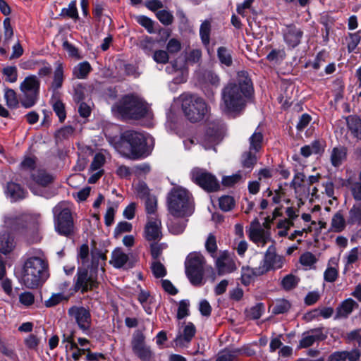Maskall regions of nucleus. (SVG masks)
Here are the masks:
<instances>
[{
  "mask_svg": "<svg viewBox=\"0 0 361 361\" xmlns=\"http://www.w3.org/2000/svg\"><path fill=\"white\" fill-rule=\"evenodd\" d=\"M253 92L251 79L245 71H239L235 82H229L221 91V109L226 114L238 112Z\"/></svg>",
  "mask_w": 361,
  "mask_h": 361,
  "instance_id": "nucleus-1",
  "label": "nucleus"
},
{
  "mask_svg": "<svg viewBox=\"0 0 361 361\" xmlns=\"http://www.w3.org/2000/svg\"><path fill=\"white\" fill-rule=\"evenodd\" d=\"M47 268V262L41 250L29 251L23 267V283L28 288H37L48 278Z\"/></svg>",
  "mask_w": 361,
  "mask_h": 361,
  "instance_id": "nucleus-2",
  "label": "nucleus"
},
{
  "mask_svg": "<svg viewBox=\"0 0 361 361\" xmlns=\"http://www.w3.org/2000/svg\"><path fill=\"white\" fill-rule=\"evenodd\" d=\"M116 148L123 157L130 159H138L149 154L147 137L143 133L133 130L121 133Z\"/></svg>",
  "mask_w": 361,
  "mask_h": 361,
  "instance_id": "nucleus-3",
  "label": "nucleus"
},
{
  "mask_svg": "<svg viewBox=\"0 0 361 361\" xmlns=\"http://www.w3.org/2000/svg\"><path fill=\"white\" fill-rule=\"evenodd\" d=\"M111 110L114 115L123 119L138 120L142 118H152V112L148 104L132 95L124 96L112 106Z\"/></svg>",
  "mask_w": 361,
  "mask_h": 361,
  "instance_id": "nucleus-4",
  "label": "nucleus"
},
{
  "mask_svg": "<svg viewBox=\"0 0 361 361\" xmlns=\"http://www.w3.org/2000/svg\"><path fill=\"white\" fill-rule=\"evenodd\" d=\"M167 207L174 217L190 216L193 212L190 194L182 188H173L168 195Z\"/></svg>",
  "mask_w": 361,
  "mask_h": 361,
  "instance_id": "nucleus-5",
  "label": "nucleus"
},
{
  "mask_svg": "<svg viewBox=\"0 0 361 361\" xmlns=\"http://www.w3.org/2000/svg\"><path fill=\"white\" fill-rule=\"evenodd\" d=\"M185 117L192 123L203 119L207 112V106L203 99L195 94H182L179 97Z\"/></svg>",
  "mask_w": 361,
  "mask_h": 361,
  "instance_id": "nucleus-6",
  "label": "nucleus"
},
{
  "mask_svg": "<svg viewBox=\"0 0 361 361\" xmlns=\"http://www.w3.org/2000/svg\"><path fill=\"white\" fill-rule=\"evenodd\" d=\"M205 259L201 252H190L185 262V274L194 286L202 284Z\"/></svg>",
  "mask_w": 361,
  "mask_h": 361,
  "instance_id": "nucleus-7",
  "label": "nucleus"
},
{
  "mask_svg": "<svg viewBox=\"0 0 361 361\" xmlns=\"http://www.w3.org/2000/svg\"><path fill=\"white\" fill-rule=\"evenodd\" d=\"M40 81L35 75H30L25 78L20 85L22 92L20 97L21 105L26 108H31L35 105L39 99Z\"/></svg>",
  "mask_w": 361,
  "mask_h": 361,
  "instance_id": "nucleus-8",
  "label": "nucleus"
},
{
  "mask_svg": "<svg viewBox=\"0 0 361 361\" xmlns=\"http://www.w3.org/2000/svg\"><path fill=\"white\" fill-rule=\"evenodd\" d=\"M56 231L62 235L68 236L73 232V219L71 211L66 203L60 202L53 208Z\"/></svg>",
  "mask_w": 361,
  "mask_h": 361,
  "instance_id": "nucleus-9",
  "label": "nucleus"
},
{
  "mask_svg": "<svg viewBox=\"0 0 361 361\" xmlns=\"http://www.w3.org/2000/svg\"><path fill=\"white\" fill-rule=\"evenodd\" d=\"M68 313L84 334L92 336V316L88 309L82 306H73L69 308Z\"/></svg>",
  "mask_w": 361,
  "mask_h": 361,
  "instance_id": "nucleus-10",
  "label": "nucleus"
},
{
  "mask_svg": "<svg viewBox=\"0 0 361 361\" xmlns=\"http://www.w3.org/2000/svg\"><path fill=\"white\" fill-rule=\"evenodd\" d=\"M191 178L194 183L208 192L216 191L220 186L216 177L202 169H192Z\"/></svg>",
  "mask_w": 361,
  "mask_h": 361,
  "instance_id": "nucleus-11",
  "label": "nucleus"
},
{
  "mask_svg": "<svg viewBox=\"0 0 361 361\" xmlns=\"http://www.w3.org/2000/svg\"><path fill=\"white\" fill-rule=\"evenodd\" d=\"M217 131L209 128L204 135L197 134L195 136L186 139L183 141L185 148L190 149L192 145L199 143L206 150L214 149L215 145L218 143Z\"/></svg>",
  "mask_w": 361,
  "mask_h": 361,
  "instance_id": "nucleus-12",
  "label": "nucleus"
},
{
  "mask_svg": "<svg viewBox=\"0 0 361 361\" xmlns=\"http://www.w3.org/2000/svg\"><path fill=\"white\" fill-rule=\"evenodd\" d=\"M284 257L276 253L275 246L272 244L269 246L264 253L263 259L259 263L260 267L264 274L271 270L281 269L284 264Z\"/></svg>",
  "mask_w": 361,
  "mask_h": 361,
  "instance_id": "nucleus-13",
  "label": "nucleus"
},
{
  "mask_svg": "<svg viewBox=\"0 0 361 361\" xmlns=\"http://www.w3.org/2000/svg\"><path fill=\"white\" fill-rule=\"evenodd\" d=\"M76 276L75 288L78 290L84 293L98 286L97 273L92 269L89 273L86 269H78Z\"/></svg>",
  "mask_w": 361,
  "mask_h": 361,
  "instance_id": "nucleus-14",
  "label": "nucleus"
},
{
  "mask_svg": "<svg viewBox=\"0 0 361 361\" xmlns=\"http://www.w3.org/2000/svg\"><path fill=\"white\" fill-rule=\"evenodd\" d=\"M196 334L195 326L190 322H183L173 340L176 347L188 348Z\"/></svg>",
  "mask_w": 361,
  "mask_h": 361,
  "instance_id": "nucleus-15",
  "label": "nucleus"
},
{
  "mask_svg": "<svg viewBox=\"0 0 361 361\" xmlns=\"http://www.w3.org/2000/svg\"><path fill=\"white\" fill-rule=\"evenodd\" d=\"M283 40L286 45L293 49L298 46L303 36V31L293 24L286 25L283 29Z\"/></svg>",
  "mask_w": 361,
  "mask_h": 361,
  "instance_id": "nucleus-16",
  "label": "nucleus"
},
{
  "mask_svg": "<svg viewBox=\"0 0 361 361\" xmlns=\"http://www.w3.org/2000/svg\"><path fill=\"white\" fill-rule=\"evenodd\" d=\"M215 258V265L219 275L231 273L235 269V264L229 259L228 252L223 251Z\"/></svg>",
  "mask_w": 361,
  "mask_h": 361,
  "instance_id": "nucleus-17",
  "label": "nucleus"
},
{
  "mask_svg": "<svg viewBox=\"0 0 361 361\" xmlns=\"http://www.w3.org/2000/svg\"><path fill=\"white\" fill-rule=\"evenodd\" d=\"M54 176L44 169H37L33 171L29 179H25V183L30 186V181L42 186L49 185L54 180Z\"/></svg>",
  "mask_w": 361,
  "mask_h": 361,
  "instance_id": "nucleus-18",
  "label": "nucleus"
},
{
  "mask_svg": "<svg viewBox=\"0 0 361 361\" xmlns=\"http://www.w3.org/2000/svg\"><path fill=\"white\" fill-rule=\"evenodd\" d=\"M4 193L11 202H16L25 199L27 194L20 185L14 182H8L6 184L4 188Z\"/></svg>",
  "mask_w": 361,
  "mask_h": 361,
  "instance_id": "nucleus-19",
  "label": "nucleus"
},
{
  "mask_svg": "<svg viewBox=\"0 0 361 361\" xmlns=\"http://www.w3.org/2000/svg\"><path fill=\"white\" fill-rule=\"evenodd\" d=\"M326 338V336L320 328L311 329L302 334V337L300 341V347L302 348H308L312 345L315 342L323 341Z\"/></svg>",
  "mask_w": 361,
  "mask_h": 361,
  "instance_id": "nucleus-20",
  "label": "nucleus"
},
{
  "mask_svg": "<svg viewBox=\"0 0 361 361\" xmlns=\"http://www.w3.org/2000/svg\"><path fill=\"white\" fill-rule=\"evenodd\" d=\"M161 223L159 219L149 221L145 228V238L148 241L159 240L161 237Z\"/></svg>",
  "mask_w": 361,
  "mask_h": 361,
  "instance_id": "nucleus-21",
  "label": "nucleus"
},
{
  "mask_svg": "<svg viewBox=\"0 0 361 361\" xmlns=\"http://www.w3.org/2000/svg\"><path fill=\"white\" fill-rule=\"evenodd\" d=\"M264 274V273L259 265L255 268L249 266L243 267L241 269V283L244 286H248L253 282L257 277Z\"/></svg>",
  "mask_w": 361,
  "mask_h": 361,
  "instance_id": "nucleus-22",
  "label": "nucleus"
},
{
  "mask_svg": "<svg viewBox=\"0 0 361 361\" xmlns=\"http://www.w3.org/2000/svg\"><path fill=\"white\" fill-rule=\"evenodd\" d=\"M16 247L15 237L10 233L0 235V252L7 255L11 252Z\"/></svg>",
  "mask_w": 361,
  "mask_h": 361,
  "instance_id": "nucleus-23",
  "label": "nucleus"
},
{
  "mask_svg": "<svg viewBox=\"0 0 361 361\" xmlns=\"http://www.w3.org/2000/svg\"><path fill=\"white\" fill-rule=\"evenodd\" d=\"M249 236L250 240L259 247H264L270 240L269 233L262 228L250 230Z\"/></svg>",
  "mask_w": 361,
  "mask_h": 361,
  "instance_id": "nucleus-24",
  "label": "nucleus"
},
{
  "mask_svg": "<svg viewBox=\"0 0 361 361\" xmlns=\"http://www.w3.org/2000/svg\"><path fill=\"white\" fill-rule=\"evenodd\" d=\"M360 353L358 350H353L350 352H335L330 355L328 361H358Z\"/></svg>",
  "mask_w": 361,
  "mask_h": 361,
  "instance_id": "nucleus-25",
  "label": "nucleus"
},
{
  "mask_svg": "<svg viewBox=\"0 0 361 361\" xmlns=\"http://www.w3.org/2000/svg\"><path fill=\"white\" fill-rule=\"evenodd\" d=\"M264 136L259 127L256 128L252 135L249 137V148L251 151L259 153L262 148Z\"/></svg>",
  "mask_w": 361,
  "mask_h": 361,
  "instance_id": "nucleus-26",
  "label": "nucleus"
},
{
  "mask_svg": "<svg viewBox=\"0 0 361 361\" xmlns=\"http://www.w3.org/2000/svg\"><path fill=\"white\" fill-rule=\"evenodd\" d=\"M91 257V264L89 265V267H90V269L97 273L98 268L100 266L101 271L104 273V269L103 267V264H105V261L106 259V255L102 253L100 250H95L92 252Z\"/></svg>",
  "mask_w": 361,
  "mask_h": 361,
  "instance_id": "nucleus-27",
  "label": "nucleus"
},
{
  "mask_svg": "<svg viewBox=\"0 0 361 361\" xmlns=\"http://www.w3.org/2000/svg\"><path fill=\"white\" fill-rule=\"evenodd\" d=\"M129 257L121 248L115 249L111 253L110 264L116 269L123 267L128 262Z\"/></svg>",
  "mask_w": 361,
  "mask_h": 361,
  "instance_id": "nucleus-28",
  "label": "nucleus"
},
{
  "mask_svg": "<svg viewBox=\"0 0 361 361\" xmlns=\"http://www.w3.org/2000/svg\"><path fill=\"white\" fill-rule=\"evenodd\" d=\"M217 58L223 67H231L233 64L232 51L225 47L217 49Z\"/></svg>",
  "mask_w": 361,
  "mask_h": 361,
  "instance_id": "nucleus-29",
  "label": "nucleus"
},
{
  "mask_svg": "<svg viewBox=\"0 0 361 361\" xmlns=\"http://www.w3.org/2000/svg\"><path fill=\"white\" fill-rule=\"evenodd\" d=\"M258 153L248 149L243 153L241 156V164L244 168L252 170L258 159Z\"/></svg>",
  "mask_w": 361,
  "mask_h": 361,
  "instance_id": "nucleus-30",
  "label": "nucleus"
},
{
  "mask_svg": "<svg viewBox=\"0 0 361 361\" xmlns=\"http://www.w3.org/2000/svg\"><path fill=\"white\" fill-rule=\"evenodd\" d=\"M349 130L357 139L361 140V120L355 116H350L346 118Z\"/></svg>",
  "mask_w": 361,
  "mask_h": 361,
  "instance_id": "nucleus-31",
  "label": "nucleus"
},
{
  "mask_svg": "<svg viewBox=\"0 0 361 361\" xmlns=\"http://www.w3.org/2000/svg\"><path fill=\"white\" fill-rule=\"evenodd\" d=\"M63 82V68L62 63L58 62L54 72L53 81L51 84V89L55 92L61 88Z\"/></svg>",
  "mask_w": 361,
  "mask_h": 361,
  "instance_id": "nucleus-32",
  "label": "nucleus"
},
{
  "mask_svg": "<svg viewBox=\"0 0 361 361\" xmlns=\"http://www.w3.org/2000/svg\"><path fill=\"white\" fill-rule=\"evenodd\" d=\"M323 150V144L320 141L315 140L310 145L301 147L300 153L303 157H308L313 154H320Z\"/></svg>",
  "mask_w": 361,
  "mask_h": 361,
  "instance_id": "nucleus-33",
  "label": "nucleus"
},
{
  "mask_svg": "<svg viewBox=\"0 0 361 361\" xmlns=\"http://www.w3.org/2000/svg\"><path fill=\"white\" fill-rule=\"evenodd\" d=\"M347 222L350 225L361 226V204H354L349 210Z\"/></svg>",
  "mask_w": 361,
  "mask_h": 361,
  "instance_id": "nucleus-34",
  "label": "nucleus"
},
{
  "mask_svg": "<svg viewBox=\"0 0 361 361\" xmlns=\"http://www.w3.org/2000/svg\"><path fill=\"white\" fill-rule=\"evenodd\" d=\"M346 226L345 220L341 212H337L334 214L331 222V231L333 232H341Z\"/></svg>",
  "mask_w": 361,
  "mask_h": 361,
  "instance_id": "nucleus-35",
  "label": "nucleus"
},
{
  "mask_svg": "<svg viewBox=\"0 0 361 361\" xmlns=\"http://www.w3.org/2000/svg\"><path fill=\"white\" fill-rule=\"evenodd\" d=\"M156 41L149 36L144 37L140 40L138 47L147 55H152L154 50Z\"/></svg>",
  "mask_w": 361,
  "mask_h": 361,
  "instance_id": "nucleus-36",
  "label": "nucleus"
},
{
  "mask_svg": "<svg viewBox=\"0 0 361 361\" xmlns=\"http://www.w3.org/2000/svg\"><path fill=\"white\" fill-rule=\"evenodd\" d=\"M92 67L89 62L83 61L75 66L73 70V75L78 79H85L90 73Z\"/></svg>",
  "mask_w": 361,
  "mask_h": 361,
  "instance_id": "nucleus-37",
  "label": "nucleus"
},
{
  "mask_svg": "<svg viewBox=\"0 0 361 361\" xmlns=\"http://www.w3.org/2000/svg\"><path fill=\"white\" fill-rule=\"evenodd\" d=\"M346 158V150L344 147H334L331 154V162L335 167L341 165Z\"/></svg>",
  "mask_w": 361,
  "mask_h": 361,
  "instance_id": "nucleus-38",
  "label": "nucleus"
},
{
  "mask_svg": "<svg viewBox=\"0 0 361 361\" xmlns=\"http://www.w3.org/2000/svg\"><path fill=\"white\" fill-rule=\"evenodd\" d=\"M355 305L356 302L351 298L345 300L337 309L338 316L347 317L352 312Z\"/></svg>",
  "mask_w": 361,
  "mask_h": 361,
  "instance_id": "nucleus-39",
  "label": "nucleus"
},
{
  "mask_svg": "<svg viewBox=\"0 0 361 361\" xmlns=\"http://www.w3.org/2000/svg\"><path fill=\"white\" fill-rule=\"evenodd\" d=\"M186 220L171 219L168 222V228L173 235L181 234L186 227Z\"/></svg>",
  "mask_w": 361,
  "mask_h": 361,
  "instance_id": "nucleus-40",
  "label": "nucleus"
},
{
  "mask_svg": "<svg viewBox=\"0 0 361 361\" xmlns=\"http://www.w3.org/2000/svg\"><path fill=\"white\" fill-rule=\"evenodd\" d=\"M201 80L205 84L217 87L220 85L219 76L212 71H204L202 74Z\"/></svg>",
  "mask_w": 361,
  "mask_h": 361,
  "instance_id": "nucleus-41",
  "label": "nucleus"
},
{
  "mask_svg": "<svg viewBox=\"0 0 361 361\" xmlns=\"http://www.w3.org/2000/svg\"><path fill=\"white\" fill-rule=\"evenodd\" d=\"M204 247L212 257H216L218 246L216 243V238L212 233H209L204 243Z\"/></svg>",
  "mask_w": 361,
  "mask_h": 361,
  "instance_id": "nucleus-42",
  "label": "nucleus"
},
{
  "mask_svg": "<svg viewBox=\"0 0 361 361\" xmlns=\"http://www.w3.org/2000/svg\"><path fill=\"white\" fill-rule=\"evenodd\" d=\"M66 340L67 342L70 344V350L73 351L72 357L75 360H79L86 351L90 350V347L85 348H79L78 344L73 341V336L68 337Z\"/></svg>",
  "mask_w": 361,
  "mask_h": 361,
  "instance_id": "nucleus-43",
  "label": "nucleus"
},
{
  "mask_svg": "<svg viewBox=\"0 0 361 361\" xmlns=\"http://www.w3.org/2000/svg\"><path fill=\"white\" fill-rule=\"evenodd\" d=\"M211 23L209 20H204L200 25V35L202 42L207 46L210 42Z\"/></svg>",
  "mask_w": 361,
  "mask_h": 361,
  "instance_id": "nucleus-44",
  "label": "nucleus"
},
{
  "mask_svg": "<svg viewBox=\"0 0 361 361\" xmlns=\"http://www.w3.org/2000/svg\"><path fill=\"white\" fill-rule=\"evenodd\" d=\"M300 279L293 274H288L283 278L281 280V286L286 290H290L295 288L298 283Z\"/></svg>",
  "mask_w": 361,
  "mask_h": 361,
  "instance_id": "nucleus-45",
  "label": "nucleus"
},
{
  "mask_svg": "<svg viewBox=\"0 0 361 361\" xmlns=\"http://www.w3.org/2000/svg\"><path fill=\"white\" fill-rule=\"evenodd\" d=\"M2 73L5 78V80L10 83H13L18 79V69L15 66H6L3 68Z\"/></svg>",
  "mask_w": 361,
  "mask_h": 361,
  "instance_id": "nucleus-46",
  "label": "nucleus"
},
{
  "mask_svg": "<svg viewBox=\"0 0 361 361\" xmlns=\"http://www.w3.org/2000/svg\"><path fill=\"white\" fill-rule=\"evenodd\" d=\"M151 270L155 278H163L166 275V269L163 264L158 259L154 260L151 263Z\"/></svg>",
  "mask_w": 361,
  "mask_h": 361,
  "instance_id": "nucleus-47",
  "label": "nucleus"
},
{
  "mask_svg": "<svg viewBox=\"0 0 361 361\" xmlns=\"http://www.w3.org/2000/svg\"><path fill=\"white\" fill-rule=\"evenodd\" d=\"M133 353L142 361H152L154 357V353L152 351L150 347L147 345L133 351Z\"/></svg>",
  "mask_w": 361,
  "mask_h": 361,
  "instance_id": "nucleus-48",
  "label": "nucleus"
},
{
  "mask_svg": "<svg viewBox=\"0 0 361 361\" xmlns=\"http://www.w3.org/2000/svg\"><path fill=\"white\" fill-rule=\"evenodd\" d=\"M361 31H358L355 33H350L348 37L346 38L347 44H348V50L349 52H353L357 48V45L360 42Z\"/></svg>",
  "mask_w": 361,
  "mask_h": 361,
  "instance_id": "nucleus-49",
  "label": "nucleus"
},
{
  "mask_svg": "<svg viewBox=\"0 0 361 361\" xmlns=\"http://www.w3.org/2000/svg\"><path fill=\"white\" fill-rule=\"evenodd\" d=\"M6 104L9 108L15 109L18 106L19 101L16 92L12 89H6L4 93Z\"/></svg>",
  "mask_w": 361,
  "mask_h": 361,
  "instance_id": "nucleus-50",
  "label": "nucleus"
},
{
  "mask_svg": "<svg viewBox=\"0 0 361 361\" xmlns=\"http://www.w3.org/2000/svg\"><path fill=\"white\" fill-rule=\"evenodd\" d=\"M219 205L221 210L228 212L233 208L235 205V201L233 197L229 195H224L219 199Z\"/></svg>",
  "mask_w": 361,
  "mask_h": 361,
  "instance_id": "nucleus-51",
  "label": "nucleus"
},
{
  "mask_svg": "<svg viewBox=\"0 0 361 361\" xmlns=\"http://www.w3.org/2000/svg\"><path fill=\"white\" fill-rule=\"evenodd\" d=\"M36 162L35 159L33 157H25L20 163V170L22 175L25 172H29L30 174L35 171Z\"/></svg>",
  "mask_w": 361,
  "mask_h": 361,
  "instance_id": "nucleus-52",
  "label": "nucleus"
},
{
  "mask_svg": "<svg viewBox=\"0 0 361 361\" xmlns=\"http://www.w3.org/2000/svg\"><path fill=\"white\" fill-rule=\"evenodd\" d=\"M61 15L77 20L78 18V13L76 7V1H72L67 8H63L61 11Z\"/></svg>",
  "mask_w": 361,
  "mask_h": 361,
  "instance_id": "nucleus-53",
  "label": "nucleus"
},
{
  "mask_svg": "<svg viewBox=\"0 0 361 361\" xmlns=\"http://www.w3.org/2000/svg\"><path fill=\"white\" fill-rule=\"evenodd\" d=\"M238 354L237 350H224L219 353L216 361H235Z\"/></svg>",
  "mask_w": 361,
  "mask_h": 361,
  "instance_id": "nucleus-54",
  "label": "nucleus"
},
{
  "mask_svg": "<svg viewBox=\"0 0 361 361\" xmlns=\"http://www.w3.org/2000/svg\"><path fill=\"white\" fill-rule=\"evenodd\" d=\"M157 18L164 25H169L173 23V16L172 13L166 10H161L157 12Z\"/></svg>",
  "mask_w": 361,
  "mask_h": 361,
  "instance_id": "nucleus-55",
  "label": "nucleus"
},
{
  "mask_svg": "<svg viewBox=\"0 0 361 361\" xmlns=\"http://www.w3.org/2000/svg\"><path fill=\"white\" fill-rule=\"evenodd\" d=\"M89 246L87 244H82L78 251V259L81 260L83 265L89 267Z\"/></svg>",
  "mask_w": 361,
  "mask_h": 361,
  "instance_id": "nucleus-56",
  "label": "nucleus"
},
{
  "mask_svg": "<svg viewBox=\"0 0 361 361\" xmlns=\"http://www.w3.org/2000/svg\"><path fill=\"white\" fill-rule=\"evenodd\" d=\"M145 338L144 334L140 331H137L134 334L132 339L133 351H135L140 348L145 346Z\"/></svg>",
  "mask_w": 361,
  "mask_h": 361,
  "instance_id": "nucleus-57",
  "label": "nucleus"
},
{
  "mask_svg": "<svg viewBox=\"0 0 361 361\" xmlns=\"http://www.w3.org/2000/svg\"><path fill=\"white\" fill-rule=\"evenodd\" d=\"M52 107L54 112L58 116L59 121L61 122H63L66 116L64 104L62 103L61 101L56 100L53 101Z\"/></svg>",
  "mask_w": 361,
  "mask_h": 361,
  "instance_id": "nucleus-58",
  "label": "nucleus"
},
{
  "mask_svg": "<svg viewBox=\"0 0 361 361\" xmlns=\"http://www.w3.org/2000/svg\"><path fill=\"white\" fill-rule=\"evenodd\" d=\"M290 307V304L288 300H281L276 302L273 307L272 312L275 314H279L286 312Z\"/></svg>",
  "mask_w": 361,
  "mask_h": 361,
  "instance_id": "nucleus-59",
  "label": "nucleus"
},
{
  "mask_svg": "<svg viewBox=\"0 0 361 361\" xmlns=\"http://www.w3.org/2000/svg\"><path fill=\"white\" fill-rule=\"evenodd\" d=\"M167 247V244L165 243H152L150 245L151 248V255L152 258L154 260L158 259L159 256L161 255V252L164 250Z\"/></svg>",
  "mask_w": 361,
  "mask_h": 361,
  "instance_id": "nucleus-60",
  "label": "nucleus"
},
{
  "mask_svg": "<svg viewBox=\"0 0 361 361\" xmlns=\"http://www.w3.org/2000/svg\"><path fill=\"white\" fill-rule=\"evenodd\" d=\"M189 300H182L180 301L177 312V318L178 319H182L189 315Z\"/></svg>",
  "mask_w": 361,
  "mask_h": 361,
  "instance_id": "nucleus-61",
  "label": "nucleus"
},
{
  "mask_svg": "<svg viewBox=\"0 0 361 361\" xmlns=\"http://www.w3.org/2000/svg\"><path fill=\"white\" fill-rule=\"evenodd\" d=\"M105 157L101 153H97L94 155L93 160L90 165V169L92 171L102 170L101 168L105 163Z\"/></svg>",
  "mask_w": 361,
  "mask_h": 361,
  "instance_id": "nucleus-62",
  "label": "nucleus"
},
{
  "mask_svg": "<svg viewBox=\"0 0 361 361\" xmlns=\"http://www.w3.org/2000/svg\"><path fill=\"white\" fill-rule=\"evenodd\" d=\"M300 262L303 266L311 267L317 262V258L312 252H306L300 256Z\"/></svg>",
  "mask_w": 361,
  "mask_h": 361,
  "instance_id": "nucleus-63",
  "label": "nucleus"
},
{
  "mask_svg": "<svg viewBox=\"0 0 361 361\" xmlns=\"http://www.w3.org/2000/svg\"><path fill=\"white\" fill-rule=\"evenodd\" d=\"M152 56L157 63L166 64L169 60V53L164 50H156Z\"/></svg>",
  "mask_w": 361,
  "mask_h": 361,
  "instance_id": "nucleus-64",
  "label": "nucleus"
}]
</instances>
